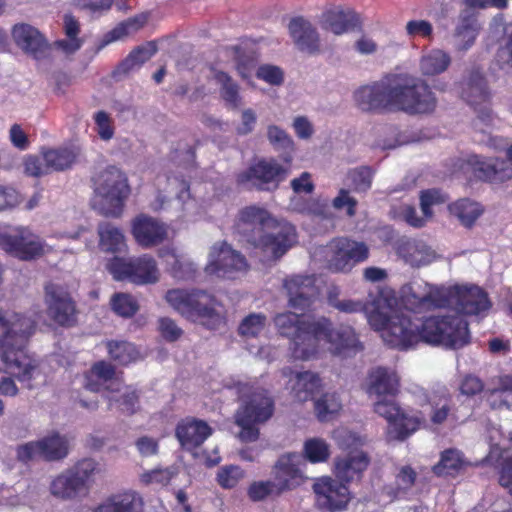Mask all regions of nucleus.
<instances>
[{
  "mask_svg": "<svg viewBox=\"0 0 512 512\" xmlns=\"http://www.w3.org/2000/svg\"><path fill=\"white\" fill-rule=\"evenodd\" d=\"M36 324L23 314L0 310V360L2 369L14 376L26 389L40 375L36 359L26 353V344Z\"/></svg>",
  "mask_w": 512,
  "mask_h": 512,
  "instance_id": "1",
  "label": "nucleus"
},
{
  "mask_svg": "<svg viewBox=\"0 0 512 512\" xmlns=\"http://www.w3.org/2000/svg\"><path fill=\"white\" fill-rule=\"evenodd\" d=\"M235 230L242 241L258 249L267 260L281 258L297 239L291 223L278 222L266 209L255 205L239 211Z\"/></svg>",
  "mask_w": 512,
  "mask_h": 512,
  "instance_id": "2",
  "label": "nucleus"
},
{
  "mask_svg": "<svg viewBox=\"0 0 512 512\" xmlns=\"http://www.w3.org/2000/svg\"><path fill=\"white\" fill-rule=\"evenodd\" d=\"M240 405L234 415L241 427L238 437L243 442H253L259 437L257 424L267 422L274 413L275 403L270 392L256 382L235 384Z\"/></svg>",
  "mask_w": 512,
  "mask_h": 512,
  "instance_id": "3",
  "label": "nucleus"
},
{
  "mask_svg": "<svg viewBox=\"0 0 512 512\" xmlns=\"http://www.w3.org/2000/svg\"><path fill=\"white\" fill-rule=\"evenodd\" d=\"M392 109L410 115L429 113L436 106V98L428 84L409 74H393Z\"/></svg>",
  "mask_w": 512,
  "mask_h": 512,
  "instance_id": "4",
  "label": "nucleus"
},
{
  "mask_svg": "<svg viewBox=\"0 0 512 512\" xmlns=\"http://www.w3.org/2000/svg\"><path fill=\"white\" fill-rule=\"evenodd\" d=\"M386 309V299L381 295L369 302V311L365 317L371 326L384 330V337L392 345L407 349L418 342V325L404 315L389 316Z\"/></svg>",
  "mask_w": 512,
  "mask_h": 512,
  "instance_id": "5",
  "label": "nucleus"
},
{
  "mask_svg": "<svg viewBox=\"0 0 512 512\" xmlns=\"http://www.w3.org/2000/svg\"><path fill=\"white\" fill-rule=\"evenodd\" d=\"M418 341L459 349L469 343L470 333L465 317L457 312L427 318L418 325Z\"/></svg>",
  "mask_w": 512,
  "mask_h": 512,
  "instance_id": "6",
  "label": "nucleus"
},
{
  "mask_svg": "<svg viewBox=\"0 0 512 512\" xmlns=\"http://www.w3.org/2000/svg\"><path fill=\"white\" fill-rule=\"evenodd\" d=\"M128 194L127 178L117 167L109 166L97 176L94 202L104 216L119 217Z\"/></svg>",
  "mask_w": 512,
  "mask_h": 512,
  "instance_id": "7",
  "label": "nucleus"
},
{
  "mask_svg": "<svg viewBox=\"0 0 512 512\" xmlns=\"http://www.w3.org/2000/svg\"><path fill=\"white\" fill-rule=\"evenodd\" d=\"M274 324L280 335L291 340L293 358L308 360L316 353L315 322L301 320L296 312H283L274 317Z\"/></svg>",
  "mask_w": 512,
  "mask_h": 512,
  "instance_id": "8",
  "label": "nucleus"
},
{
  "mask_svg": "<svg viewBox=\"0 0 512 512\" xmlns=\"http://www.w3.org/2000/svg\"><path fill=\"white\" fill-rule=\"evenodd\" d=\"M97 472H99V464L94 459H81L51 481L50 492L54 497L62 500H70L86 494Z\"/></svg>",
  "mask_w": 512,
  "mask_h": 512,
  "instance_id": "9",
  "label": "nucleus"
},
{
  "mask_svg": "<svg viewBox=\"0 0 512 512\" xmlns=\"http://www.w3.org/2000/svg\"><path fill=\"white\" fill-rule=\"evenodd\" d=\"M117 281H129L136 285H150L159 281L160 271L156 260L148 254L124 259L113 257L106 265Z\"/></svg>",
  "mask_w": 512,
  "mask_h": 512,
  "instance_id": "10",
  "label": "nucleus"
},
{
  "mask_svg": "<svg viewBox=\"0 0 512 512\" xmlns=\"http://www.w3.org/2000/svg\"><path fill=\"white\" fill-rule=\"evenodd\" d=\"M289 174V169L276 160H259L237 176V183L248 190L272 192Z\"/></svg>",
  "mask_w": 512,
  "mask_h": 512,
  "instance_id": "11",
  "label": "nucleus"
},
{
  "mask_svg": "<svg viewBox=\"0 0 512 512\" xmlns=\"http://www.w3.org/2000/svg\"><path fill=\"white\" fill-rule=\"evenodd\" d=\"M319 253L324 257L326 267L333 272L349 271L354 264L365 261L369 248L364 242L337 238L322 247Z\"/></svg>",
  "mask_w": 512,
  "mask_h": 512,
  "instance_id": "12",
  "label": "nucleus"
},
{
  "mask_svg": "<svg viewBox=\"0 0 512 512\" xmlns=\"http://www.w3.org/2000/svg\"><path fill=\"white\" fill-rule=\"evenodd\" d=\"M316 346L319 340L330 344V351L335 355L352 356L363 349L354 329L347 325L334 327L329 319L322 318L315 322Z\"/></svg>",
  "mask_w": 512,
  "mask_h": 512,
  "instance_id": "13",
  "label": "nucleus"
},
{
  "mask_svg": "<svg viewBox=\"0 0 512 512\" xmlns=\"http://www.w3.org/2000/svg\"><path fill=\"white\" fill-rule=\"evenodd\" d=\"M166 300L188 319L211 318L215 313L214 298L204 290H170L166 293Z\"/></svg>",
  "mask_w": 512,
  "mask_h": 512,
  "instance_id": "14",
  "label": "nucleus"
},
{
  "mask_svg": "<svg viewBox=\"0 0 512 512\" xmlns=\"http://www.w3.org/2000/svg\"><path fill=\"white\" fill-rule=\"evenodd\" d=\"M44 242L29 229L18 227L0 232V249L13 256L29 261L44 254Z\"/></svg>",
  "mask_w": 512,
  "mask_h": 512,
  "instance_id": "15",
  "label": "nucleus"
},
{
  "mask_svg": "<svg viewBox=\"0 0 512 512\" xmlns=\"http://www.w3.org/2000/svg\"><path fill=\"white\" fill-rule=\"evenodd\" d=\"M445 300V307L453 308L461 315H477L490 308L487 294L477 286L447 287Z\"/></svg>",
  "mask_w": 512,
  "mask_h": 512,
  "instance_id": "16",
  "label": "nucleus"
},
{
  "mask_svg": "<svg viewBox=\"0 0 512 512\" xmlns=\"http://www.w3.org/2000/svg\"><path fill=\"white\" fill-rule=\"evenodd\" d=\"M447 287H438L422 279H415L401 289L404 302L411 309H432L445 307Z\"/></svg>",
  "mask_w": 512,
  "mask_h": 512,
  "instance_id": "17",
  "label": "nucleus"
},
{
  "mask_svg": "<svg viewBox=\"0 0 512 512\" xmlns=\"http://www.w3.org/2000/svg\"><path fill=\"white\" fill-rule=\"evenodd\" d=\"M247 266L246 258L240 252L227 243H221L213 246L205 271L217 277L233 278L235 274L245 271Z\"/></svg>",
  "mask_w": 512,
  "mask_h": 512,
  "instance_id": "18",
  "label": "nucleus"
},
{
  "mask_svg": "<svg viewBox=\"0 0 512 512\" xmlns=\"http://www.w3.org/2000/svg\"><path fill=\"white\" fill-rule=\"evenodd\" d=\"M391 75L359 87L353 94L356 106L364 112H380L392 109Z\"/></svg>",
  "mask_w": 512,
  "mask_h": 512,
  "instance_id": "19",
  "label": "nucleus"
},
{
  "mask_svg": "<svg viewBox=\"0 0 512 512\" xmlns=\"http://www.w3.org/2000/svg\"><path fill=\"white\" fill-rule=\"evenodd\" d=\"M374 411L388 421L389 434L398 440H404L416 430L417 422L402 411L395 397L379 398L374 403Z\"/></svg>",
  "mask_w": 512,
  "mask_h": 512,
  "instance_id": "20",
  "label": "nucleus"
},
{
  "mask_svg": "<svg viewBox=\"0 0 512 512\" xmlns=\"http://www.w3.org/2000/svg\"><path fill=\"white\" fill-rule=\"evenodd\" d=\"M316 495V503L320 510L337 512L346 508L350 501V493L347 486L330 477L317 479L313 485Z\"/></svg>",
  "mask_w": 512,
  "mask_h": 512,
  "instance_id": "21",
  "label": "nucleus"
},
{
  "mask_svg": "<svg viewBox=\"0 0 512 512\" xmlns=\"http://www.w3.org/2000/svg\"><path fill=\"white\" fill-rule=\"evenodd\" d=\"M301 464H305V460L297 453H288L278 458L271 475L281 493L297 488L306 480Z\"/></svg>",
  "mask_w": 512,
  "mask_h": 512,
  "instance_id": "22",
  "label": "nucleus"
},
{
  "mask_svg": "<svg viewBox=\"0 0 512 512\" xmlns=\"http://www.w3.org/2000/svg\"><path fill=\"white\" fill-rule=\"evenodd\" d=\"M314 275H293L284 281L288 303L295 311L303 314L318 296Z\"/></svg>",
  "mask_w": 512,
  "mask_h": 512,
  "instance_id": "23",
  "label": "nucleus"
},
{
  "mask_svg": "<svg viewBox=\"0 0 512 512\" xmlns=\"http://www.w3.org/2000/svg\"><path fill=\"white\" fill-rule=\"evenodd\" d=\"M47 313L56 323L70 326L75 321V304L61 286L50 283L45 287Z\"/></svg>",
  "mask_w": 512,
  "mask_h": 512,
  "instance_id": "24",
  "label": "nucleus"
},
{
  "mask_svg": "<svg viewBox=\"0 0 512 512\" xmlns=\"http://www.w3.org/2000/svg\"><path fill=\"white\" fill-rule=\"evenodd\" d=\"M132 235L142 248L158 246L168 237L167 226L153 217L141 214L132 221Z\"/></svg>",
  "mask_w": 512,
  "mask_h": 512,
  "instance_id": "25",
  "label": "nucleus"
},
{
  "mask_svg": "<svg viewBox=\"0 0 512 512\" xmlns=\"http://www.w3.org/2000/svg\"><path fill=\"white\" fill-rule=\"evenodd\" d=\"M12 36L17 46L35 59H44L49 56L50 45L33 26L24 23L16 24L12 29Z\"/></svg>",
  "mask_w": 512,
  "mask_h": 512,
  "instance_id": "26",
  "label": "nucleus"
},
{
  "mask_svg": "<svg viewBox=\"0 0 512 512\" xmlns=\"http://www.w3.org/2000/svg\"><path fill=\"white\" fill-rule=\"evenodd\" d=\"M400 379L397 373L387 367L372 368L367 376V393L379 398L395 397L399 392Z\"/></svg>",
  "mask_w": 512,
  "mask_h": 512,
  "instance_id": "27",
  "label": "nucleus"
},
{
  "mask_svg": "<svg viewBox=\"0 0 512 512\" xmlns=\"http://www.w3.org/2000/svg\"><path fill=\"white\" fill-rule=\"evenodd\" d=\"M395 251L407 264L421 267L430 264L435 258V251L422 241L406 237L399 238L395 243Z\"/></svg>",
  "mask_w": 512,
  "mask_h": 512,
  "instance_id": "28",
  "label": "nucleus"
},
{
  "mask_svg": "<svg viewBox=\"0 0 512 512\" xmlns=\"http://www.w3.org/2000/svg\"><path fill=\"white\" fill-rule=\"evenodd\" d=\"M211 427L202 420L186 419L178 423L175 435L183 449L192 451L211 435Z\"/></svg>",
  "mask_w": 512,
  "mask_h": 512,
  "instance_id": "29",
  "label": "nucleus"
},
{
  "mask_svg": "<svg viewBox=\"0 0 512 512\" xmlns=\"http://www.w3.org/2000/svg\"><path fill=\"white\" fill-rule=\"evenodd\" d=\"M282 375L290 377L291 392L299 402L313 399L314 394L321 386V379L311 371L294 372L290 367H285L282 369Z\"/></svg>",
  "mask_w": 512,
  "mask_h": 512,
  "instance_id": "30",
  "label": "nucleus"
},
{
  "mask_svg": "<svg viewBox=\"0 0 512 512\" xmlns=\"http://www.w3.org/2000/svg\"><path fill=\"white\" fill-rule=\"evenodd\" d=\"M289 33L300 51L308 54L319 52V35L308 20L293 18L289 23Z\"/></svg>",
  "mask_w": 512,
  "mask_h": 512,
  "instance_id": "31",
  "label": "nucleus"
},
{
  "mask_svg": "<svg viewBox=\"0 0 512 512\" xmlns=\"http://www.w3.org/2000/svg\"><path fill=\"white\" fill-rule=\"evenodd\" d=\"M368 464L369 459L364 452L346 454L335 460V476L343 484L359 480Z\"/></svg>",
  "mask_w": 512,
  "mask_h": 512,
  "instance_id": "32",
  "label": "nucleus"
},
{
  "mask_svg": "<svg viewBox=\"0 0 512 512\" xmlns=\"http://www.w3.org/2000/svg\"><path fill=\"white\" fill-rule=\"evenodd\" d=\"M478 178L488 181H505L512 177V168L507 163L498 160H485L478 155H472L468 159Z\"/></svg>",
  "mask_w": 512,
  "mask_h": 512,
  "instance_id": "33",
  "label": "nucleus"
},
{
  "mask_svg": "<svg viewBox=\"0 0 512 512\" xmlns=\"http://www.w3.org/2000/svg\"><path fill=\"white\" fill-rule=\"evenodd\" d=\"M478 14L472 9H462L457 17L453 36L459 41V48L469 49L479 33Z\"/></svg>",
  "mask_w": 512,
  "mask_h": 512,
  "instance_id": "34",
  "label": "nucleus"
},
{
  "mask_svg": "<svg viewBox=\"0 0 512 512\" xmlns=\"http://www.w3.org/2000/svg\"><path fill=\"white\" fill-rule=\"evenodd\" d=\"M461 97L471 106L486 103L491 97L487 81L478 70H473L463 82Z\"/></svg>",
  "mask_w": 512,
  "mask_h": 512,
  "instance_id": "35",
  "label": "nucleus"
},
{
  "mask_svg": "<svg viewBox=\"0 0 512 512\" xmlns=\"http://www.w3.org/2000/svg\"><path fill=\"white\" fill-rule=\"evenodd\" d=\"M41 155L46 162L49 173L71 169L80 156V149L75 146L42 149Z\"/></svg>",
  "mask_w": 512,
  "mask_h": 512,
  "instance_id": "36",
  "label": "nucleus"
},
{
  "mask_svg": "<svg viewBox=\"0 0 512 512\" xmlns=\"http://www.w3.org/2000/svg\"><path fill=\"white\" fill-rule=\"evenodd\" d=\"M95 512H143V500L136 492L112 495Z\"/></svg>",
  "mask_w": 512,
  "mask_h": 512,
  "instance_id": "37",
  "label": "nucleus"
},
{
  "mask_svg": "<svg viewBox=\"0 0 512 512\" xmlns=\"http://www.w3.org/2000/svg\"><path fill=\"white\" fill-rule=\"evenodd\" d=\"M99 248L106 253H122L127 245L122 231L109 222H101L97 227Z\"/></svg>",
  "mask_w": 512,
  "mask_h": 512,
  "instance_id": "38",
  "label": "nucleus"
},
{
  "mask_svg": "<svg viewBox=\"0 0 512 512\" xmlns=\"http://www.w3.org/2000/svg\"><path fill=\"white\" fill-rule=\"evenodd\" d=\"M63 30L66 38L54 42V46L64 52L66 55L76 53L83 45V39L78 35L81 31L80 23L72 14L63 16Z\"/></svg>",
  "mask_w": 512,
  "mask_h": 512,
  "instance_id": "39",
  "label": "nucleus"
},
{
  "mask_svg": "<svg viewBox=\"0 0 512 512\" xmlns=\"http://www.w3.org/2000/svg\"><path fill=\"white\" fill-rule=\"evenodd\" d=\"M158 48L154 41H149L144 45L134 48L129 55L118 65L114 72L115 76L126 75L135 68H139L148 61Z\"/></svg>",
  "mask_w": 512,
  "mask_h": 512,
  "instance_id": "40",
  "label": "nucleus"
},
{
  "mask_svg": "<svg viewBox=\"0 0 512 512\" xmlns=\"http://www.w3.org/2000/svg\"><path fill=\"white\" fill-rule=\"evenodd\" d=\"M41 459L48 462L61 461L69 454L68 439L58 433L44 437L40 440Z\"/></svg>",
  "mask_w": 512,
  "mask_h": 512,
  "instance_id": "41",
  "label": "nucleus"
},
{
  "mask_svg": "<svg viewBox=\"0 0 512 512\" xmlns=\"http://www.w3.org/2000/svg\"><path fill=\"white\" fill-rule=\"evenodd\" d=\"M449 211L467 228H471L484 212L479 203L467 198L460 199L449 205Z\"/></svg>",
  "mask_w": 512,
  "mask_h": 512,
  "instance_id": "42",
  "label": "nucleus"
},
{
  "mask_svg": "<svg viewBox=\"0 0 512 512\" xmlns=\"http://www.w3.org/2000/svg\"><path fill=\"white\" fill-rule=\"evenodd\" d=\"M357 22V15L352 11L333 10L324 15L325 28L336 35L353 29Z\"/></svg>",
  "mask_w": 512,
  "mask_h": 512,
  "instance_id": "43",
  "label": "nucleus"
},
{
  "mask_svg": "<svg viewBox=\"0 0 512 512\" xmlns=\"http://www.w3.org/2000/svg\"><path fill=\"white\" fill-rule=\"evenodd\" d=\"M115 368L112 364L99 361L95 363L86 375L85 389L91 392H99L104 385L113 379Z\"/></svg>",
  "mask_w": 512,
  "mask_h": 512,
  "instance_id": "44",
  "label": "nucleus"
},
{
  "mask_svg": "<svg viewBox=\"0 0 512 512\" xmlns=\"http://www.w3.org/2000/svg\"><path fill=\"white\" fill-rule=\"evenodd\" d=\"M451 57L441 49H432L420 60V69L424 75H437L447 70Z\"/></svg>",
  "mask_w": 512,
  "mask_h": 512,
  "instance_id": "45",
  "label": "nucleus"
},
{
  "mask_svg": "<svg viewBox=\"0 0 512 512\" xmlns=\"http://www.w3.org/2000/svg\"><path fill=\"white\" fill-rule=\"evenodd\" d=\"M119 394L109 398L110 405L117 404L118 409L125 415L131 416L140 408L139 392L132 386L116 390Z\"/></svg>",
  "mask_w": 512,
  "mask_h": 512,
  "instance_id": "46",
  "label": "nucleus"
},
{
  "mask_svg": "<svg viewBox=\"0 0 512 512\" xmlns=\"http://www.w3.org/2000/svg\"><path fill=\"white\" fill-rule=\"evenodd\" d=\"M148 13H141L119 23L114 29L105 36V44L119 40L130 33L141 29L148 21Z\"/></svg>",
  "mask_w": 512,
  "mask_h": 512,
  "instance_id": "47",
  "label": "nucleus"
},
{
  "mask_svg": "<svg viewBox=\"0 0 512 512\" xmlns=\"http://www.w3.org/2000/svg\"><path fill=\"white\" fill-rule=\"evenodd\" d=\"M107 349L111 359L120 365H127L139 358L136 347L127 341H109Z\"/></svg>",
  "mask_w": 512,
  "mask_h": 512,
  "instance_id": "48",
  "label": "nucleus"
},
{
  "mask_svg": "<svg viewBox=\"0 0 512 512\" xmlns=\"http://www.w3.org/2000/svg\"><path fill=\"white\" fill-rule=\"evenodd\" d=\"M374 171L369 166H359L348 171L346 181L355 192H366L371 188Z\"/></svg>",
  "mask_w": 512,
  "mask_h": 512,
  "instance_id": "49",
  "label": "nucleus"
},
{
  "mask_svg": "<svg viewBox=\"0 0 512 512\" xmlns=\"http://www.w3.org/2000/svg\"><path fill=\"white\" fill-rule=\"evenodd\" d=\"M461 453L456 449H447L441 453L440 461L433 466V472L438 475H449L458 471L462 466Z\"/></svg>",
  "mask_w": 512,
  "mask_h": 512,
  "instance_id": "50",
  "label": "nucleus"
},
{
  "mask_svg": "<svg viewBox=\"0 0 512 512\" xmlns=\"http://www.w3.org/2000/svg\"><path fill=\"white\" fill-rule=\"evenodd\" d=\"M342 407L336 393H325L314 402L315 412L320 421L328 420L330 415L337 413Z\"/></svg>",
  "mask_w": 512,
  "mask_h": 512,
  "instance_id": "51",
  "label": "nucleus"
},
{
  "mask_svg": "<svg viewBox=\"0 0 512 512\" xmlns=\"http://www.w3.org/2000/svg\"><path fill=\"white\" fill-rule=\"evenodd\" d=\"M266 316L261 313L247 315L238 326V333L241 337L249 339L257 337L265 328Z\"/></svg>",
  "mask_w": 512,
  "mask_h": 512,
  "instance_id": "52",
  "label": "nucleus"
},
{
  "mask_svg": "<svg viewBox=\"0 0 512 512\" xmlns=\"http://www.w3.org/2000/svg\"><path fill=\"white\" fill-rule=\"evenodd\" d=\"M111 307L113 311L124 318L134 316L139 310V305L136 299L126 293H116L111 298Z\"/></svg>",
  "mask_w": 512,
  "mask_h": 512,
  "instance_id": "53",
  "label": "nucleus"
},
{
  "mask_svg": "<svg viewBox=\"0 0 512 512\" xmlns=\"http://www.w3.org/2000/svg\"><path fill=\"white\" fill-rule=\"evenodd\" d=\"M281 494L278 486L272 479L267 481H255L248 489V496L252 501H262L269 496H279Z\"/></svg>",
  "mask_w": 512,
  "mask_h": 512,
  "instance_id": "54",
  "label": "nucleus"
},
{
  "mask_svg": "<svg viewBox=\"0 0 512 512\" xmlns=\"http://www.w3.org/2000/svg\"><path fill=\"white\" fill-rule=\"evenodd\" d=\"M215 78L218 83L222 85V97L232 107L236 108L239 105V93L238 85L232 80V78L225 72H217Z\"/></svg>",
  "mask_w": 512,
  "mask_h": 512,
  "instance_id": "55",
  "label": "nucleus"
},
{
  "mask_svg": "<svg viewBox=\"0 0 512 512\" xmlns=\"http://www.w3.org/2000/svg\"><path fill=\"white\" fill-rule=\"evenodd\" d=\"M267 138L274 149L278 151L290 152L293 150V140L285 130L276 125H269L267 128Z\"/></svg>",
  "mask_w": 512,
  "mask_h": 512,
  "instance_id": "56",
  "label": "nucleus"
},
{
  "mask_svg": "<svg viewBox=\"0 0 512 512\" xmlns=\"http://www.w3.org/2000/svg\"><path fill=\"white\" fill-rule=\"evenodd\" d=\"M447 201V195L440 189L432 188L420 192V207L421 211L427 218H431L433 212L431 207L439 205Z\"/></svg>",
  "mask_w": 512,
  "mask_h": 512,
  "instance_id": "57",
  "label": "nucleus"
},
{
  "mask_svg": "<svg viewBox=\"0 0 512 512\" xmlns=\"http://www.w3.org/2000/svg\"><path fill=\"white\" fill-rule=\"evenodd\" d=\"M304 452L310 462H323L329 457V446L321 439H310L304 445Z\"/></svg>",
  "mask_w": 512,
  "mask_h": 512,
  "instance_id": "58",
  "label": "nucleus"
},
{
  "mask_svg": "<svg viewBox=\"0 0 512 512\" xmlns=\"http://www.w3.org/2000/svg\"><path fill=\"white\" fill-rule=\"evenodd\" d=\"M244 476L243 470L239 466L222 467L217 474V481L223 488L229 489L237 485Z\"/></svg>",
  "mask_w": 512,
  "mask_h": 512,
  "instance_id": "59",
  "label": "nucleus"
},
{
  "mask_svg": "<svg viewBox=\"0 0 512 512\" xmlns=\"http://www.w3.org/2000/svg\"><path fill=\"white\" fill-rule=\"evenodd\" d=\"M179 470L176 466H170L165 469H154L149 472L144 473L141 476V480L145 484H150L153 482L167 485L170 480L178 474Z\"/></svg>",
  "mask_w": 512,
  "mask_h": 512,
  "instance_id": "60",
  "label": "nucleus"
},
{
  "mask_svg": "<svg viewBox=\"0 0 512 512\" xmlns=\"http://www.w3.org/2000/svg\"><path fill=\"white\" fill-rule=\"evenodd\" d=\"M329 304L344 313H358L369 311V302L364 303L358 300L343 299L340 300L335 296H329Z\"/></svg>",
  "mask_w": 512,
  "mask_h": 512,
  "instance_id": "61",
  "label": "nucleus"
},
{
  "mask_svg": "<svg viewBox=\"0 0 512 512\" xmlns=\"http://www.w3.org/2000/svg\"><path fill=\"white\" fill-rule=\"evenodd\" d=\"M358 201L350 195L348 189L342 188L339 190L338 195L332 200V206L336 210L346 209V214L349 217L356 215V207Z\"/></svg>",
  "mask_w": 512,
  "mask_h": 512,
  "instance_id": "62",
  "label": "nucleus"
},
{
  "mask_svg": "<svg viewBox=\"0 0 512 512\" xmlns=\"http://www.w3.org/2000/svg\"><path fill=\"white\" fill-rule=\"evenodd\" d=\"M303 212L308 215L317 217L322 220L333 221L335 218L334 213L330 209L327 202L319 200H310L306 203Z\"/></svg>",
  "mask_w": 512,
  "mask_h": 512,
  "instance_id": "63",
  "label": "nucleus"
},
{
  "mask_svg": "<svg viewBox=\"0 0 512 512\" xmlns=\"http://www.w3.org/2000/svg\"><path fill=\"white\" fill-rule=\"evenodd\" d=\"M405 30L409 37L420 36L428 40L433 39V26L427 20H411L407 22Z\"/></svg>",
  "mask_w": 512,
  "mask_h": 512,
  "instance_id": "64",
  "label": "nucleus"
}]
</instances>
